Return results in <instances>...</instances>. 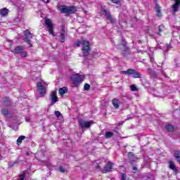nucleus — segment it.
I'll list each match as a JSON object with an SVG mask.
<instances>
[{
  "label": "nucleus",
  "instance_id": "f03ea898",
  "mask_svg": "<svg viewBox=\"0 0 180 180\" xmlns=\"http://www.w3.org/2000/svg\"><path fill=\"white\" fill-rule=\"evenodd\" d=\"M70 80L72 81V87L78 88L82 84V82L85 81V75L76 73L70 77Z\"/></svg>",
  "mask_w": 180,
  "mask_h": 180
},
{
  "label": "nucleus",
  "instance_id": "6e6552de",
  "mask_svg": "<svg viewBox=\"0 0 180 180\" xmlns=\"http://www.w3.org/2000/svg\"><path fill=\"white\" fill-rule=\"evenodd\" d=\"M94 122L92 121L86 122L85 120L80 119L78 121V124L82 129H88L91 127Z\"/></svg>",
  "mask_w": 180,
  "mask_h": 180
},
{
  "label": "nucleus",
  "instance_id": "412c9836",
  "mask_svg": "<svg viewBox=\"0 0 180 180\" xmlns=\"http://www.w3.org/2000/svg\"><path fill=\"white\" fill-rule=\"evenodd\" d=\"M8 12H9V10L6 8H2L1 10H0V15H1V16H6Z\"/></svg>",
  "mask_w": 180,
  "mask_h": 180
},
{
  "label": "nucleus",
  "instance_id": "dca6fc26",
  "mask_svg": "<svg viewBox=\"0 0 180 180\" xmlns=\"http://www.w3.org/2000/svg\"><path fill=\"white\" fill-rule=\"evenodd\" d=\"M155 9L156 11V16H158V18H162V13L161 12V6L156 4L155 6Z\"/></svg>",
  "mask_w": 180,
  "mask_h": 180
},
{
  "label": "nucleus",
  "instance_id": "c9c22d12",
  "mask_svg": "<svg viewBox=\"0 0 180 180\" xmlns=\"http://www.w3.org/2000/svg\"><path fill=\"white\" fill-rule=\"evenodd\" d=\"M112 4H115V5H120V0H110Z\"/></svg>",
  "mask_w": 180,
  "mask_h": 180
},
{
  "label": "nucleus",
  "instance_id": "a878e982",
  "mask_svg": "<svg viewBox=\"0 0 180 180\" xmlns=\"http://www.w3.org/2000/svg\"><path fill=\"white\" fill-rule=\"evenodd\" d=\"M174 157L177 160L178 162H180V153L178 150L174 151Z\"/></svg>",
  "mask_w": 180,
  "mask_h": 180
},
{
  "label": "nucleus",
  "instance_id": "ea45409f",
  "mask_svg": "<svg viewBox=\"0 0 180 180\" xmlns=\"http://www.w3.org/2000/svg\"><path fill=\"white\" fill-rule=\"evenodd\" d=\"M123 123H124V122H123V121L117 123V124H115L116 129H117V127H119L120 126H123Z\"/></svg>",
  "mask_w": 180,
  "mask_h": 180
},
{
  "label": "nucleus",
  "instance_id": "aec40b11",
  "mask_svg": "<svg viewBox=\"0 0 180 180\" xmlns=\"http://www.w3.org/2000/svg\"><path fill=\"white\" fill-rule=\"evenodd\" d=\"M68 92V89L67 87H63L59 89V95L60 96H64V94Z\"/></svg>",
  "mask_w": 180,
  "mask_h": 180
},
{
  "label": "nucleus",
  "instance_id": "2f4dec72",
  "mask_svg": "<svg viewBox=\"0 0 180 180\" xmlns=\"http://www.w3.org/2000/svg\"><path fill=\"white\" fill-rule=\"evenodd\" d=\"M130 89L131 91H132L133 92L136 91H139V89L137 88V86H136V85L132 84L130 86Z\"/></svg>",
  "mask_w": 180,
  "mask_h": 180
},
{
  "label": "nucleus",
  "instance_id": "a19ab883",
  "mask_svg": "<svg viewBox=\"0 0 180 180\" xmlns=\"http://www.w3.org/2000/svg\"><path fill=\"white\" fill-rule=\"evenodd\" d=\"M145 32H150V30H151V27H150V26H146V27H145Z\"/></svg>",
  "mask_w": 180,
  "mask_h": 180
},
{
  "label": "nucleus",
  "instance_id": "ddd939ff",
  "mask_svg": "<svg viewBox=\"0 0 180 180\" xmlns=\"http://www.w3.org/2000/svg\"><path fill=\"white\" fill-rule=\"evenodd\" d=\"M23 51H25V46H18L14 48L13 53L14 54H20Z\"/></svg>",
  "mask_w": 180,
  "mask_h": 180
},
{
  "label": "nucleus",
  "instance_id": "f704fd0d",
  "mask_svg": "<svg viewBox=\"0 0 180 180\" xmlns=\"http://www.w3.org/2000/svg\"><path fill=\"white\" fill-rule=\"evenodd\" d=\"M60 41H61L62 43H64V40H65V36L64 35V32H62V33L60 34Z\"/></svg>",
  "mask_w": 180,
  "mask_h": 180
},
{
  "label": "nucleus",
  "instance_id": "bb28decb",
  "mask_svg": "<svg viewBox=\"0 0 180 180\" xmlns=\"http://www.w3.org/2000/svg\"><path fill=\"white\" fill-rule=\"evenodd\" d=\"M105 139H112L113 137V133L112 131L105 132Z\"/></svg>",
  "mask_w": 180,
  "mask_h": 180
},
{
  "label": "nucleus",
  "instance_id": "b1692460",
  "mask_svg": "<svg viewBox=\"0 0 180 180\" xmlns=\"http://www.w3.org/2000/svg\"><path fill=\"white\" fill-rule=\"evenodd\" d=\"M4 106H10L11 99H9V98H8V97L4 98Z\"/></svg>",
  "mask_w": 180,
  "mask_h": 180
},
{
  "label": "nucleus",
  "instance_id": "cd10ccee",
  "mask_svg": "<svg viewBox=\"0 0 180 180\" xmlns=\"http://www.w3.org/2000/svg\"><path fill=\"white\" fill-rule=\"evenodd\" d=\"M18 180H26V173L23 172L19 176Z\"/></svg>",
  "mask_w": 180,
  "mask_h": 180
},
{
  "label": "nucleus",
  "instance_id": "a18cd8bd",
  "mask_svg": "<svg viewBox=\"0 0 180 180\" xmlns=\"http://www.w3.org/2000/svg\"><path fill=\"white\" fill-rule=\"evenodd\" d=\"M96 168H101V165H97Z\"/></svg>",
  "mask_w": 180,
  "mask_h": 180
},
{
  "label": "nucleus",
  "instance_id": "4468645a",
  "mask_svg": "<svg viewBox=\"0 0 180 180\" xmlns=\"http://www.w3.org/2000/svg\"><path fill=\"white\" fill-rule=\"evenodd\" d=\"M174 4L172 6L173 8V13H176L178 11H179L180 6V0H174Z\"/></svg>",
  "mask_w": 180,
  "mask_h": 180
},
{
  "label": "nucleus",
  "instance_id": "0eeeda50",
  "mask_svg": "<svg viewBox=\"0 0 180 180\" xmlns=\"http://www.w3.org/2000/svg\"><path fill=\"white\" fill-rule=\"evenodd\" d=\"M45 25L48 27V32L49 34L55 37L56 34H54V28L53 27V22H51V20L46 18L45 19Z\"/></svg>",
  "mask_w": 180,
  "mask_h": 180
},
{
  "label": "nucleus",
  "instance_id": "1a4fd4ad",
  "mask_svg": "<svg viewBox=\"0 0 180 180\" xmlns=\"http://www.w3.org/2000/svg\"><path fill=\"white\" fill-rule=\"evenodd\" d=\"M49 100L51 101V103L49 105V106H53L54 103H56V102H58V97H57V91H51Z\"/></svg>",
  "mask_w": 180,
  "mask_h": 180
},
{
  "label": "nucleus",
  "instance_id": "4c0bfd02",
  "mask_svg": "<svg viewBox=\"0 0 180 180\" xmlns=\"http://www.w3.org/2000/svg\"><path fill=\"white\" fill-rule=\"evenodd\" d=\"M20 54L21 57H22V58L27 57V53L25 51L21 52Z\"/></svg>",
  "mask_w": 180,
  "mask_h": 180
},
{
  "label": "nucleus",
  "instance_id": "20e7f679",
  "mask_svg": "<svg viewBox=\"0 0 180 180\" xmlns=\"http://www.w3.org/2000/svg\"><path fill=\"white\" fill-rule=\"evenodd\" d=\"M43 84L47 85V84L43 81L37 83V91L39 92L41 97L45 96L46 94H47V89L43 86Z\"/></svg>",
  "mask_w": 180,
  "mask_h": 180
},
{
  "label": "nucleus",
  "instance_id": "58836bf2",
  "mask_svg": "<svg viewBox=\"0 0 180 180\" xmlns=\"http://www.w3.org/2000/svg\"><path fill=\"white\" fill-rule=\"evenodd\" d=\"M137 171H139V168H137V167L134 166L132 167L133 174H137Z\"/></svg>",
  "mask_w": 180,
  "mask_h": 180
},
{
  "label": "nucleus",
  "instance_id": "4be33fe9",
  "mask_svg": "<svg viewBox=\"0 0 180 180\" xmlns=\"http://www.w3.org/2000/svg\"><path fill=\"white\" fill-rule=\"evenodd\" d=\"M165 129L167 131H174V125L168 124L165 126Z\"/></svg>",
  "mask_w": 180,
  "mask_h": 180
},
{
  "label": "nucleus",
  "instance_id": "49530a36",
  "mask_svg": "<svg viewBox=\"0 0 180 180\" xmlns=\"http://www.w3.org/2000/svg\"><path fill=\"white\" fill-rule=\"evenodd\" d=\"M49 2H50V0H46V4H49Z\"/></svg>",
  "mask_w": 180,
  "mask_h": 180
},
{
  "label": "nucleus",
  "instance_id": "c85d7f7f",
  "mask_svg": "<svg viewBox=\"0 0 180 180\" xmlns=\"http://www.w3.org/2000/svg\"><path fill=\"white\" fill-rule=\"evenodd\" d=\"M41 165H45L46 167H47V168H51V164L46 162V161H43L41 162Z\"/></svg>",
  "mask_w": 180,
  "mask_h": 180
},
{
  "label": "nucleus",
  "instance_id": "72a5a7b5",
  "mask_svg": "<svg viewBox=\"0 0 180 180\" xmlns=\"http://www.w3.org/2000/svg\"><path fill=\"white\" fill-rule=\"evenodd\" d=\"M58 171H59V172H61L62 174H64V172H65V169L63 166H60L58 168Z\"/></svg>",
  "mask_w": 180,
  "mask_h": 180
},
{
  "label": "nucleus",
  "instance_id": "9b49d317",
  "mask_svg": "<svg viewBox=\"0 0 180 180\" xmlns=\"http://www.w3.org/2000/svg\"><path fill=\"white\" fill-rule=\"evenodd\" d=\"M58 11H60V13H67L68 12V6L65 5L58 4L56 6Z\"/></svg>",
  "mask_w": 180,
  "mask_h": 180
},
{
  "label": "nucleus",
  "instance_id": "7c9ffc66",
  "mask_svg": "<svg viewBox=\"0 0 180 180\" xmlns=\"http://www.w3.org/2000/svg\"><path fill=\"white\" fill-rule=\"evenodd\" d=\"M84 91H89V89H91V85L88 83L84 84Z\"/></svg>",
  "mask_w": 180,
  "mask_h": 180
},
{
  "label": "nucleus",
  "instance_id": "2eb2a0df",
  "mask_svg": "<svg viewBox=\"0 0 180 180\" xmlns=\"http://www.w3.org/2000/svg\"><path fill=\"white\" fill-rule=\"evenodd\" d=\"M169 168L170 169H172V171H174V172H175L176 174H178L179 172V171L178 170V169L176 168V166L175 165V164L172 162V160H170L169 162Z\"/></svg>",
  "mask_w": 180,
  "mask_h": 180
},
{
  "label": "nucleus",
  "instance_id": "5701e85b",
  "mask_svg": "<svg viewBox=\"0 0 180 180\" xmlns=\"http://www.w3.org/2000/svg\"><path fill=\"white\" fill-rule=\"evenodd\" d=\"M54 115L57 119L61 120L63 119V114L60 111H55Z\"/></svg>",
  "mask_w": 180,
  "mask_h": 180
},
{
  "label": "nucleus",
  "instance_id": "79ce46f5",
  "mask_svg": "<svg viewBox=\"0 0 180 180\" xmlns=\"http://www.w3.org/2000/svg\"><path fill=\"white\" fill-rule=\"evenodd\" d=\"M26 155H27V157H29V155H30V152H27Z\"/></svg>",
  "mask_w": 180,
  "mask_h": 180
},
{
  "label": "nucleus",
  "instance_id": "c03bdc74",
  "mask_svg": "<svg viewBox=\"0 0 180 180\" xmlns=\"http://www.w3.org/2000/svg\"><path fill=\"white\" fill-rule=\"evenodd\" d=\"M176 29H177V30H180V27H176Z\"/></svg>",
  "mask_w": 180,
  "mask_h": 180
},
{
  "label": "nucleus",
  "instance_id": "9d476101",
  "mask_svg": "<svg viewBox=\"0 0 180 180\" xmlns=\"http://www.w3.org/2000/svg\"><path fill=\"white\" fill-rule=\"evenodd\" d=\"M128 160L131 165H134L136 161L137 160V158L136 155H134V154H133V153L129 152L128 153Z\"/></svg>",
  "mask_w": 180,
  "mask_h": 180
},
{
  "label": "nucleus",
  "instance_id": "7ed1b4c3",
  "mask_svg": "<svg viewBox=\"0 0 180 180\" xmlns=\"http://www.w3.org/2000/svg\"><path fill=\"white\" fill-rule=\"evenodd\" d=\"M121 74H124L125 75H131L132 78H143V75L134 69H128L121 72Z\"/></svg>",
  "mask_w": 180,
  "mask_h": 180
},
{
  "label": "nucleus",
  "instance_id": "f257e3e1",
  "mask_svg": "<svg viewBox=\"0 0 180 180\" xmlns=\"http://www.w3.org/2000/svg\"><path fill=\"white\" fill-rule=\"evenodd\" d=\"M77 47H79V46H82V54L84 57H88L89 56V52L91 51V44L89 41L87 40H81L77 41L75 43Z\"/></svg>",
  "mask_w": 180,
  "mask_h": 180
},
{
  "label": "nucleus",
  "instance_id": "37998d69",
  "mask_svg": "<svg viewBox=\"0 0 180 180\" xmlns=\"http://www.w3.org/2000/svg\"><path fill=\"white\" fill-rule=\"evenodd\" d=\"M84 13H88V12L86 11V10H83Z\"/></svg>",
  "mask_w": 180,
  "mask_h": 180
},
{
  "label": "nucleus",
  "instance_id": "e433bc0d",
  "mask_svg": "<svg viewBox=\"0 0 180 180\" xmlns=\"http://www.w3.org/2000/svg\"><path fill=\"white\" fill-rule=\"evenodd\" d=\"M121 180H127V175L125 173L121 174Z\"/></svg>",
  "mask_w": 180,
  "mask_h": 180
},
{
  "label": "nucleus",
  "instance_id": "a211bd4d",
  "mask_svg": "<svg viewBox=\"0 0 180 180\" xmlns=\"http://www.w3.org/2000/svg\"><path fill=\"white\" fill-rule=\"evenodd\" d=\"M78 11V7L75 6H70L68 7V15H72Z\"/></svg>",
  "mask_w": 180,
  "mask_h": 180
},
{
  "label": "nucleus",
  "instance_id": "f3484780",
  "mask_svg": "<svg viewBox=\"0 0 180 180\" xmlns=\"http://www.w3.org/2000/svg\"><path fill=\"white\" fill-rule=\"evenodd\" d=\"M112 104L115 109H119V108H120V100L117 98H113L112 100Z\"/></svg>",
  "mask_w": 180,
  "mask_h": 180
},
{
  "label": "nucleus",
  "instance_id": "f8f14e48",
  "mask_svg": "<svg viewBox=\"0 0 180 180\" xmlns=\"http://www.w3.org/2000/svg\"><path fill=\"white\" fill-rule=\"evenodd\" d=\"M113 169V163L112 162H108V164L104 167L103 173L110 172Z\"/></svg>",
  "mask_w": 180,
  "mask_h": 180
},
{
  "label": "nucleus",
  "instance_id": "393cba45",
  "mask_svg": "<svg viewBox=\"0 0 180 180\" xmlns=\"http://www.w3.org/2000/svg\"><path fill=\"white\" fill-rule=\"evenodd\" d=\"M25 139H26L25 136H20L18 139H17V144L18 146H20V144H22V141H23V140H25Z\"/></svg>",
  "mask_w": 180,
  "mask_h": 180
},
{
  "label": "nucleus",
  "instance_id": "6ab92c4d",
  "mask_svg": "<svg viewBox=\"0 0 180 180\" xmlns=\"http://www.w3.org/2000/svg\"><path fill=\"white\" fill-rule=\"evenodd\" d=\"M165 32V25L164 24H161L158 26V32H157L158 36H162L161 33Z\"/></svg>",
  "mask_w": 180,
  "mask_h": 180
},
{
  "label": "nucleus",
  "instance_id": "39448f33",
  "mask_svg": "<svg viewBox=\"0 0 180 180\" xmlns=\"http://www.w3.org/2000/svg\"><path fill=\"white\" fill-rule=\"evenodd\" d=\"M24 41L25 43H27L29 44L30 47H33V44H32L30 39L33 37V34L31 33V32L29 30H26L24 31Z\"/></svg>",
  "mask_w": 180,
  "mask_h": 180
},
{
  "label": "nucleus",
  "instance_id": "473e14b6",
  "mask_svg": "<svg viewBox=\"0 0 180 180\" xmlns=\"http://www.w3.org/2000/svg\"><path fill=\"white\" fill-rule=\"evenodd\" d=\"M15 164H18V162H9L8 163V168H12Z\"/></svg>",
  "mask_w": 180,
  "mask_h": 180
},
{
  "label": "nucleus",
  "instance_id": "c756f323",
  "mask_svg": "<svg viewBox=\"0 0 180 180\" xmlns=\"http://www.w3.org/2000/svg\"><path fill=\"white\" fill-rule=\"evenodd\" d=\"M1 113L2 115H4V116H8L9 111L8 110V109L6 108H4L1 110Z\"/></svg>",
  "mask_w": 180,
  "mask_h": 180
},
{
  "label": "nucleus",
  "instance_id": "423d86ee",
  "mask_svg": "<svg viewBox=\"0 0 180 180\" xmlns=\"http://www.w3.org/2000/svg\"><path fill=\"white\" fill-rule=\"evenodd\" d=\"M101 11L103 12V15L106 16V19L110 21V23H111L112 25H114V23H116V20L113 18V17L112 16V14H110V12H109V11L103 8H101Z\"/></svg>",
  "mask_w": 180,
  "mask_h": 180
},
{
  "label": "nucleus",
  "instance_id": "de8ad7c7",
  "mask_svg": "<svg viewBox=\"0 0 180 180\" xmlns=\"http://www.w3.org/2000/svg\"><path fill=\"white\" fill-rule=\"evenodd\" d=\"M114 131L115 132V133H119L117 131H116V130H114Z\"/></svg>",
  "mask_w": 180,
  "mask_h": 180
}]
</instances>
